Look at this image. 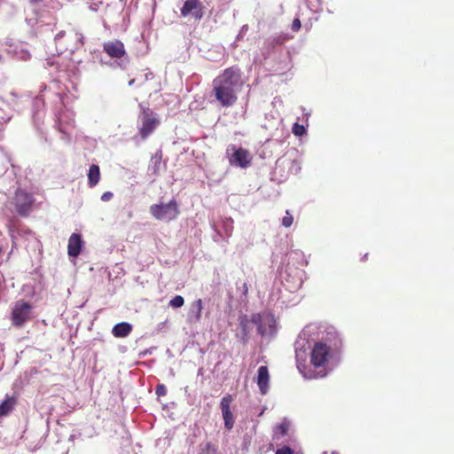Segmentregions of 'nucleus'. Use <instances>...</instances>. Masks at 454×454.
<instances>
[{
	"instance_id": "7c9ffc66",
	"label": "nucleus",
	"mask_w": 454,
	"mask_h": 454,
	"mask_svg": "<svg viewBox=\"0 0 454 454\" xmlns=\"http://www.w3.org/2000/svg\"><path fill=\"white\" fill-rule=\"evenodd\" d=\"M276 454H294V451L290 447L284 446L277 450Z\"/></svg>"
},
{
	"instance_id": "72a5a7b5",
	"label": "nucleus",
	"mask_w": 454,
	"mask_h": 454,
	"mask_svg": "<svg viewBox=\"0 0 454 454\" xmlns=\"http://www.w3.org/2000/svg\"><path fill=\"white\" fill-rule=\"evenodd\" d=\"M113 196L114 194L112 192H106L101 195V200L104 202L109 201Z\"/></svg>"
},
{
	"instance_id": "b1692460",
	"label": "nucleus",
	"mask_w": 454,
	"mask_h": 454,
	"mask_svg": "<svg viewBox=\"0 0 454 454\" xmlns=\"http://www.w3.org/2000/svg\"><path fill=\"white\" fill-rule=\"evenodd\" d=\"M308 8L314 12L322 10L323 0H304Z\"/></svg>"
},
{
	"instance_id": "412c9836",
	"label": "nucleus",
	"mask_w": 454,
	"mask_h": 454,
	"mask_svg": "<svg viewBox=\"0 0 454 454\" xmlns=\"http://www.w3.org/2000/svg\"><path fill=\"white\" fill-rule=\"evenodd\" d=\"M132 331V325L128 322H121L116 324L113 329L112 333L116 338H125Z\"/></svg>"
},
{
	"instance_id": "f257e3e1",
	"label": "nucleus",
	"mask_w": 454,
	"mask_h": 454,
	"mask_svg": "<svg viewBox=\"0 0 454 454\" xmlns=\"http://www.w3.org/2000/svg\"><path fill=\"white\" fill-rule=\"evenodd\" d=\"M341 348L334 327L309 324L294 342L297 369L308 380L326 377L340 364Z\"/></svg>"
},
{
	"instance_id": "9d476101",
	"label": "nucleus",
	"mask_w": 454,
	"mask_h": 454,
	"mask_svg": "<svg viewBox=\"0 0 454 454\" xmlns=\"http://www.w3.org/2000/svg\"><path fill=\"white\" fill-rule=\"evenodd\" d=\"M74 37H75V39L77 41L80 42V43H82V35H78V34H69L67 35V33L65 31H60L59 32L55 37H54V42H55V44H56V51H57V53L58 54H62L64 53L66 51H74L77 46L75 47H70L67 43V41H69L70 39H73Z\"/></svg>"
},
{
	"instance_id": "dca6fc26",
	"label": "nucleus",
	"mask_w": 454,
	"mask_h": 454,
	"mask_svg": "<svg viewBox=\"0 0 454 454\" xmlns=\"http://www.w3.org/2000/svg\"><path fill=\"white\" fill-rule=\"evenodd\" d=\"M254 325L253 323V317L251 320L247 316L239 317V323L237 329L236 336L240 340L242 343H247L249 339V333L252 326Z\"/></svg>"
},
{
	"instance_id": "c9c22d12",
	"label": "nucleus",
	"mask_w": 454,
	"mask_h": 454,
	"mask_svg": "<svg viewBox=\"0 0 454 454\" xmlns=\"http://www.w3.org/2000/svg\"><path fill=\"white\" fill-rule=\"evenodd\" d=\"M135 83V79H132L129 82V85L132 86Z\"/></svg>"
},
{
	"instance_id": "58836bf2",
	"label": "nucleus",
	"mask_w": 454,
	"mask_h": 454,
	"mask_svg": "<svg viewBox=\"0 0 454 454\" xmlns=\"http://www.w3.org/2000/svg\"><path fill=\"white\" fill-rule=\"evenodd\" d=\"M38 448H39L38 446H35L33 450H37Z\"/></svg>"
},
{
	"instance_id": "6ab92c4d",
	"label": "nucleus",
	"mask_w": 454,
	"mask_h": 454,
	"mask_svg": "<svg viewBox=\"0 0 454 454\" xmlns=\"http://www.w3.org/2000/svg\"><path fill=\"white\" fill-rule=\"evenodd\" d=\"M270 374L267 366L262 365L258 369L257 385L262 395H266L269 390Z\"/></svg>"
},
{
	"instance_id": "7ed1b4c3",
	"label": "nucleus",
	"mask_w": 454,
	"mask_h": 454,
	"mask_svg": "<svg viewBox=\"0 0 454 454\" xmlns=\"http://www.w3.org/2000/svg\"><path fill=\"white\" fill-rule=\"evenodd\" d=\"M149 211L155 219L167 223L176 219L180 214L179 206L174 199L168 203L153 204Z\"/></svg>"
},
{
	"instance_id": "39448f33",
	"label": "nucleus",
	"mask_w": 454,
	"mask_h": 454,
	"mask_svg": "<svg viewBox=\"0 0 454 454\" xmlns=\"http://www.w3.org/2000/svg\"><path fill=\"white\" fill-rule=\"evenodd\" d=\"M7 208L14 215L27 217L28 215V192L18 189L14 196L7 202Z\"/></svg>"
},
{
	"instance_id": "c85d7f7f",
	"label": "nucleus",
	"mask_w": 454,
	"mask_h": 454,
	"mask_svg": "<svg viewBox=\"0 0 454 454\" xmlns=\"http://www.w3.org/2000/svg\"><path fill=\"white\" fill-rule=\"evenodd\" d=\"M155 393L158 396H164L167 394V388L163 384L157 385Z\"/></svg>"
},
{
	"instance_id": "f704fd0d",
	"label": "nucleus",
	"mask_w": 454,
	"mask_h": 454,
	"mask_svg": "<svg viewBox=\"0 0 454 454\" xmlns=\"http://www.w3.org/2000/svg\"><path fill=\"white\" fill-rule=\"evenodd\" d=\"M309 116H310V114H309V113H306V114H304L303 121H304L305 122H308V121H309Z\"/></svg>"
},
{
	"instance_id": "20e7f679",
	"label": "nucleus",
	"mask_w": 454,
	"mask_h": 454,
	"mask_svg": "<svg viewBox=\"0 0 454 454\" xmlns=\"http://www.w3.org/2000/svg\"><path fill=\"white\" fill-rule=\"evenodd\" d=\"M253 323L262 338H271L277 333V323L274 316L269 312L253 315Z\"/></svg>"
},
{
	"instance_id": "4468645a",
	"label": "nucleus",
	"mask_w": 454,
	"mask_h": 454,
	"mask_svg": "<svg viewBox=\"0 0 454 454\" xmlns=\"http://www.w3.org/2000/svg\"><path fill=\"white\" fill-rule=\"evenodd\" d=\"M232 401V396L231 395H224L221 400V410L223 418L224 420V427L231 430L234 427V417L231 411L230 405Z\"/></svg>"
},
{
	"instance_id": "aec40b11",
	"label": "nucleus",
	"mask_w": 454,
	"mask_h": 454,
	"mask_svg": "<svg viewBox=\"0 0 454 454\" xmlns=\"http://www.w3.org/2000/svg\"><path fill=\"white\" fill-rule=\"evenodd\" d=\"M33 107L35 108L33 117L34 122L36 127H39L41 121L44 118V101L41 97H36L33 101Z\"/></svg>"
},
{
	"instance_id": "a211bd4d",
	"label": "nucleus",
	"mask_w": 454,
	"mask_h": 454,
	"mask_svg": "<svg viewBox=\"0 0 454 454\" xmlns=\"http://www.w3.org/2000/svg\"><path fill=\"white\" fill-rule=\"evenodd\" d=\"M202 309L203 302L201 299L192 301L187 314V321L190 324L199 323L201 319Z\"/></svg>"
},
{
	"instance_id": "423d86ee",
	"label": "nucleus",
	"mask_w": 454,
	"mask_h": 454,
	"mask_svg": "<svg viewBox=\"0 0 454 454\" xmlns=\"http://www.w3.org/2000/svg\"><path fill=\"white\" fill-rule=\"evenodd\" d=\"M57 119L58 129L62 134L61 138L69 142L74 129V113L70 109L65 108L59 113Z\"/></svg>"
},
{
	"instance_id": "f3484780",
	"label": "nucleus",
	"mask_w": 454,
	"mask_h": 454,
	"mask_svg": "<svg viewBox=\"0 0 454 454\" xmlns=\"http://www.w3.org/2000/svg\"><path fill=\"white\" fill-rule=\"evenodd\" d=\"M83 240L81 234L73 233L68 239L67 254L70 257L76 258L83 247Z\"/></svg>"
},
{
	"instance_id": "a878e982",
	"label": "nucleus",
	"mask_w": 454,
	"mask_h": 454,
	"mask_svg": "<svg viewBox=\"0 0 454 454\" xmlns=\"http://www.w3.org/2000/svg\"><path fill=\"white\" fill-rule=\"evenodd\" d=\"M184 304V299L181 295L174 296L168 302V306L174 309L181 308Z\"/></svg>"
},
{
	"instance_id": "c756f323",
	"label": "nucleus",
	"mask_w": 454,
	"mask_h": 454,
	"mask_svg": "<svg viewBox=\"0 0 454 454\" xmlns=\"http://www.w3.org/2000/svg\"><path fill=\"white\" fill-rule=\"evenodd\" d=\"M288 427H289V423L286 422V421H284L283 423H281L278 427V429L279 430L280 434L285 435L287 434V431H288Z\"/></svg>"
},
{
	"instance_id": "4c0bfd02",
	"label": "nucleus",
	"mask_w": 454,
	"mask_h": 454,
	"mask_svg": "<svg viewBox=\"0 0 454 454\" xmlns=\"http://www.w3.org/2000/svg\"><path fill=\"white\" fill-rule=\"evenodd\" d=\"M324 454H328V453H327V452H325ZM331 454H339V453H337V452H335V451H333V452H331Z\"/></svg>"
},
{
	"instance_id": "cd10ccee",
	"label": "nucleus",
	"mask_w": 454,
	"mask_h": 454,
	"mask_svg": "<svg viewBox=\"0 0 454 454\" xmlns=\"http://www.w3.org/2000/svg\"><path fill=\"white\" fill-rule=\"evenodd\" d=\"M161 161V153H155L152 159L151 163L154 165L153 172H156V168L160 164Z\"/></svg>"
},
{
	"instance_id": "393cba45",
	"label": "nucleus",
	"mask_w": 454,
	"mask_h": 454,
	"mask_svg": "<svg viewBox=\"0 0 454 454\" xmlns=\"http://www.w3.org/2000/svg\"><path fill=\"white\" fill-rule=\"evenodd\" d=\"M292 131L296 137H302L307 133V129L305 125L295 122L293 125Z\"/></svg>"
},
{
	"instance_id": "2f4dec72",
	"label": "nucleus",
	"mask_w": 454,
	"mask_h": 454,
	"mask_svg": "<svg viewBox=\"0 0 454 454\" xmlns=\"http://www.w3.org/2000/svg\"><path fill=\"white\" fill-rule=\"evenodd\" d=\"M247 31H248V26L243 25L240 28L239 35H237L236 40H238V41L241 40L244 37V35L247 34Z\"/></svg>"
},
{
	"instance_id": "2eb2a0df",
	"label": "nucleus",
	"mask_w": 454,
	"mask_h": 454,
	"mask_svg": "<svg viewBox=\"0 0 454 454\" xmlns=\"http://www.w3.org/2000/svg\"><path fill=\"white\" fill-rule=\"evenodd\" d=\"M215 231V236L221 239H228L231 237L233 230V221L231 218L222 219L220 223H214L212 224ZM216 240V237L214 238Z\"/></svg>"
},
{
	"instance_id": "f8f14e48",
	"label": "nucleus",
	"mask_w": 454,
	"mask_h": 454,
	"mask_svg": "<svg viewBox=\"0 0 454 454\" xmlns=\"http://www.w3.org/2000/svg\"><path fill=\"white\" fill-rule=\"evenodd\" d=\"M140 121L139 133L144 138L147 137L159 124L158 119L152 112H144L140 117Z\"/></svg>"
},
{
	"instance_id": "5701e85b",
	"label": "nucleus",
	"mask_w": 454,
	"mask_h": 454,
	"mask_svg": "<svg viewBox=\"0 0 454 454\" xmlns=\"http://www.w3.org/2000/svg\"><path fill=\"white\" fill-rule=\"evenodd\" d=\"M16 404L15 397H7L1 404H0V416H6L10 413V411L13 409Z\"/></svg>"
},
{
	"instance_id": "e433bc0d",
	"label": "nucleus",
	"mask_w": 454,
	"mask_h": 454,
	"mask_svg": "<svg viewBox=\"0 0 454 454\" xmlns=\"http://www.w3.org/2000/svg\"><path fill=\"white\" fill-rule=\"evenodd\" d=\"M301 169V167H297L296 169H295V172L297 173L299 170Z\"/></svg>"
},
{
	"instance_id": "ddd939ff",
	"label": "nucleus",
	"mask_w": 454,
	"mask_h": 454,
	"mask_svg": "<svg viewBox=\"0 0 454 454\" xmlns=\"http://www.w3.org/2000/svg\"><path fill=\"white\" fill-rule=\"evenodd\" d=\"M28 318V302L18 301L12 313V324L16 326L22 325Z\"/></svg>"
},
{
	"instance_id": "6e6552de",
	"label": "nucleus",
	"mask_w": 454,
	"mask_h": 454,
	"mask_svg": "<svg viewBox=\"0 0 454 454\" xmlns=\"http://www.w3.org/2000/svg\"><path fill=\"white\" fill-rule=\"evenodd\" d=\"M103 50L110 58L121 59V63H119L120 67H126L127 62L124 63L122 58L126 57L127 54L124 44L121 41L115 39L105 42L103 43Z\"/></svg>"
},
{
	"instance_id": "bb28decb",
	"label": "nucleus",
	"mask_w": 454,
	"mask_h": 454,
	"mask_svg": "<svg viewBox=\"0 0 454 454\" xmlns=\"http://www.w3.org/2000/svg\"><path fill=\"white\" fill-rule=\"evenodd\" d=\"M294 217L288 210L286 212V215L282 218V225L286 228L290 227L293 224Z\"/></svg>"
},
{
	"instance_id": "1a4fd4ad",
	"label": "nucleus",
	"mask_w": 454,
	"mask_h": 454,
	"mask_svg": "<svg viewBox=\"0 0 454 454\" xmlns=\"http://www.w3.org/2000/svg\"><path fill=\"white\" fill-rule=\"evenodd\" d=\"M304 274L303 270L291 267L286 270V277H284V278L290 292H295L301 287Z\"/></svg>"
},
{
	"instance_id": "9b49d317",
	"label": "nucleus",
	"mask_w": 454,
	"mask_h": 454,
	"mask_svg": "<svg viewBox=\"0 0 454 454\" xmlns=\"http://www.w3.org/2000/svg\"><path fill=\"white\" fill-rule=\"evenodd\" d=\"M181 15L195 20H201L204 15L202 3L200 0H186L181 8Z\"/></svg>"
},
{
	"instance_id": "4be33fe9",
	"label": "nucleus",
	"mask_w": 454,
	"mask_h": 454,
	"mask_svg": "<svg viewBox=\"0 0 454 454\" xmlns=\"http://www.w3.org/2000/svg\"><path fill=\"white\" fill-rule=\"evenodd\" d=\"M88 185L92 188L95 187L100 180V168L98 165L92 164L88 172Z\"/></svg>"
},
{
	"instance_id": "0eeeda50",
	"label": "nucleus",
	"mask_w": 454,
	"mask_h": 454,
	"mask_svg": "<svg viewBox=\"0 0 454 454\" xmlns=\"http://www.w3.org/2000/svg\"><path fill=\"white\" fill-rule=\"evenodd\" d=\"M226 154L229 163L236 168H247L251 163V155L249 152L241 147H236L231 145L226 149Z\"/></svg>"
},
{
	"instance_id": "f03ea898",
	"label": "nucleus",
	"mask_w": 454,
	"mask_h": 454,
	"mask_svg": "<svg viewBox=\"0 0 454 454\" xmlns=\"http://www.w3.org/2000/svg\"><path fill=\"white\" fill-rule=\"evenodd\" d=\"M244 85L239 67H231L213 80V95L222 107H230L238 100V93Z\"/></svg>"
},
{
	"instance_id": "473e14b6",
	"label": "nucleus",
	"mask_w": 454,
	"mask_h": 454,
	"mask_svg": "<svg viewBox=\"0 0 454 454\" xmlns=\"http://www.w3.org/2000/svg\"><path fill=\"white\" fill-rule=\"evenodd\" d=\"M301 20L299 18H295L292 24V30L293 31H298L301 28Z\"/></svg>"
}]
</instances>
